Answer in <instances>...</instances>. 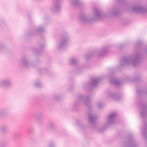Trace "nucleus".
Wrapping results in <instances>:
<instances>
[{"instance_id": "nucleus-28", "label": "nucleus", "mask_w": 147, "mask_h": 147, "mask_svg": "<svg viewBox=\"0 0 147 147\" xmlns=\"http://www.w3.org/2000/svg\"><path fill=\"white\" fill-rule=\"evenodd\" d=\"M146 128L147 129V125L146 126Z\"/></svg>"}, {"instance_id": "nucleus-20", "label": "nucleus", "mask_w": 147, "mask_h": 147, "mask_svg": "<svg viewBox=\"0 0 147 147\" xmlns=\"http://www.w3.org/2000/svg\"><path fill=\"white\" fill-rule=\"evenodd\" d=\"M55 126V125L53 123H51L49 125V127L51 128H53Z\"/></svg>"}, {"instance_id": "nucleus-15", "label": "nucleus", "mask_w": 147, "mask_h": 147, "mask_svg": "<svg viewBox=\"0 0 147 147\" xmlns=\"http://www.w3.org/2000/svg\"><path fill=\"white\" fill-rule=\"evenodd\" d=\"M32 84L35 87H39L41 86V83L39 80H37L34 82Z\"/></svg>"}, {"instance_id": "nucleus-26", "label": "nucleus", "mask_w": 147, "mask_h": 147, "mask_svg": "<svg viewBox=\"0 0 147 147\" xmlns=\"http://www.w3.org/2000/svg\"><path fill=\"white\" fill-rule=\"evenodd\" d=\"M43 69H44V70L45 71H46V69H46V68H45Z\"/></svg>"}, {"instance_id": "nucleus-29", "label": "nucleus", "mask_w": 147, "mask_h": 147, "mask_svg": "<svg viewBox=\"0 0 147 147\" xmlns=\"http://www.w3.org/2000/svg\"><path fill=\"white\" fill-rule=\"evenodd\" d=\"M43 47V46H42V47H41L42 48Z\"/></svg>"}, {"instance_id": "nucleus-14", "label": "nucleus", "mask_w": 147, "mask_h": 147, "mask_svg": "<svg viewBox=\"0 0 147 147\" xmlns=\"http://www.w3.org/2000/svg\"><path fill=\"white\" fill-rule=\"evenodd\" d=\"M110 82L117 86H118L121 83L117 79L113 78L110 80Z\"/></svg>"}, {"instance_id": "nucleus-18", "label": "nucleus", "mask_w": 147, "mask_h": 147, "mask_svg": "<svg viewBox=\"0 0 147 147\" xmlns=\"http://www.w3.org/2000/svg\"><path fill=\"white\" fill-rule=\"evenodd\" d=\"M81 3L80 0H73L72 3L74 5H77L80 4Z\"/></svg>"}, {"instance_id": "nucleus-13", "label": "nucleus", "mask_w": 147, "mask_h": 147, "mask_svg": "<svg viewBox=\"0 0 147 147\" xmlns=\"http://www.w3.org/2000/svg\"><path fill=\"white\" fill-rule=\"evenodd\" d=\"M61 8V5L59 3H56L52 8V11L54 12L58 11Z\"/></svg>"}, {"instance_id": "nucleus-17", "label": "nucleus", "mask_w": 147, "mask_h": 147, "mask_svg": "<svg viewBox=\"0 0 147 147\" xmlns=\"http://www.w3.org/2000/svg\"><path fill=\"white\" fill-rule=\"evenodd\" d=\"M77 62V60L75 58H71L69 60V62L71 64H75Z\"/></svg>"}, {"instance_id": "nucleus-9", "label": "nucleus", "mask_w": 147, "mask_h": 147, "mask_svg": "<svg viewBox=\"0 0 147 147\" xmlns=\"http://www.w3.org/2000/svg\"><path fill=\"white\" fill-rule=\"evenodd\" d=\"M45 30V28L43 26H41L34 28L33 31L34 34H36L43 32Z\"/></svg>"}, {"instance_id": "nucleus-23", "label": "nucleus", "mask_w": 147, "mask_h": 147, "mask_svg": "<svg viewBox=\"0 0 147 147\" xmlns=\"http://www.w3.org/2000/svg\"><path fill=\"white\" fill-rule=\"evenodd\" d=\"M112 15H115L117 14V13L115 12H113L110 13Z\"/></svg>"}, {"instance_id": "nucleus-4", "label": "nucleus", "mask_w": 147, "mask_h": 147, "mask_svg": "<svg viewBox=\"0 0 147 147\" xmlns=\"http://www.w3.org/2000/svg\"><path fill=\"white\" fill-rule=\"evenodd\" d=\"M90 98L88 96L81 95L79 96L77 100L72 105L73 108L77 106L81 103H84L87 104L90 100Z\"/></svg>"}, {"instance_id": "nucleus-8", "label": "nucleus", "mask_w": 147, "mask_h": 147, "mask_svg": "<svg viewBox=\"0 0 147 147\" xmlns=\"http://www.w3.org/2000/svg\"><path fill=\"white\" fill-rule=\"evenodd\" d=\"M99 80L98 78H94L92 79L90 83H86L84 85V87L85 88L86 86H95L97 84Z\"/></svg>"}, {"instance_id": "nucleus-7", "label": "nucleus", "mask_w": 147, "mask_h": 147, "mask_svg": "<svg viewBox=\"0 0 147 147\" xmlns=\"http://www.w3.org/2000/svg\"><path fill=\"white\" fill-rule=\"evenodd\" d=\"M132 10L135 12L144 14L147 13V7L141 5H136L132 7Z\"/></svg>"}, {"instance_id": "nucleus-1", "label": "nucleus", "mask_w": 147, "mask_h": 147, "mask_svg": "<svg viewBox=\"0 0 147 147\" xmlns=\"http://www.w3.org/2000/svg\"><path fill=\"white\" fill-rule=\"evenodd\" d=\"M140 59V54L139 52L136 51L131 56L122 59L120 62V65L121 66L127 65L134 66L138 63Z\"/></svg>"}, {"instance_id": "nucleus-5", "label": "nucleus", "mask_w": 147, "mask_h": 147, "mask_svg": "<svg viewBox=\"0 0 147 147\" xmlns=\"http://www.w3.org/2000/svg\"><path fill=\"white\" fill-rule=\"evenodd\" d=\"M117 115L116 112H113L109 114L107 117L105 124L107 126L114 124L116 121V117Z\"/></svg>"}, {"instance_id": "nucleus-6", "label": "nucleus", "mask_w": 147, "mask_h": 147, "mask_svg": "<svg viewBox=\"0 0 147 147\" xmlns=\"http://www.w3.org/2000/svg\"><path fill=\"white\" fill-rule=\"evenodd\" d=\"M108 48L107 47H103L100 49L95 50L90 53L89 55H96L100 57L104 56L107 52Z\"/></svg>"}, {"instance_id": "nucleus-16", "label": "nucleus", "mask_w": 147, "mask_h": 147, "mask_svg": "<svg viewBox=\"0 0 147 147\" xmlns=\"http://www.w3.org/2000/svg\"><path fill=\"white\" fill-rule=\"evenodd\" d=\"M46 147H56V143L54 141H50L47 144Z\"/></svg>"}, {"instance_id": "nucleus-21", "label": "nucleus", "mask_w": 147, "mask_h": 147, "mask_svg": "<svg viewBox=\"0 0 147 147\" xmlns=\"http://www.w3.org/2000/svg\"><path fill=\"white\" fill-rule=\"evenodd\" d=\"M146 113V111L145 110H144L140 112V114L142 116H144L145 115Z\"/></svg>"}, {"instance_id": "nucleus-25", "label": "nucleus", "mask_w": 147, "mask_h": 147, "mask_svg": "<svg viewBox=\"0 0 147 147\" xmlns=\"http://www.w3.org/2000/svg\"><path fill=\"white\" fill-rule=\"evenodd\" d=\"M96 130H99V129L97 128V127H96L95 129Z\"/></svg>"}, {"instance_id": "nucleus-24", "label": "nucleus", "mask_w": 147, "mask_h": 147, "mask_svg": "<svg viewBox=\"0 0 147 147\" xmlns=\"http://www.w3.org/2000/svg\"><path fill=\"white\" fill-rule=\"evenodd\" d=\"M124 45H125L124 44H121L120 45V46L121 47H120V48H121V47H123Z\"/></svg>"}, {"instance_id": "nucleus-12", "label": "nucleus", "mask_w": 147, "mask_h": 147, "mask_svg": "<svg viewBox=\"0 0 147 147\" xmlns=\"http://www.w3.org/2000/svg\"><path fill=\"white\" fill-rule=\"evenodd\" d=\"M96 119V116L92 113L89 114V120L90 123L92 124L95 123Z\"/></svg>"}, {"instance_id": "nucleus-3", "label": "nucleus", "mask_w": 147, "mask_h": 147, "mask_svg": "<svg viewBox=\"0 0 147 147\" xmlns=\"http://www.w3.org/2000/svg\"><path fill=\"white\" fill-rule=\"evenodd\" d=\"M70 37L68 34L64 35L58 40L56 43V46L57 49H61L65 47L69 41Z\"/></svg>"}, {"instance_id": "nucleus-11", "label": "nucleus", "mask_w": 147, "mask_h": 147, "mask_svg": "<svg viewBox=\"0 0 147 147\" xmlns=\"http://www.w3.org/2000/svg\"><path fill=\"white\" fill-rule=\"evenodd\" d=\"M107 96L109 98L117 100L118 98L117 94L113 91L108 92L107 94Z\"/></svg>"}, {"instance_id": "nucleus-10", "label": "nucleus", "mask_w": 147, "mask_h": 147, "mask_svg": "<svg viewBox=\"0 0 147 147\" xmlns=\"http://www.w3.org/2000/svg\"><path fill=\"white\" fill-rule=\"evenodd\" d=\"M20 64L21 66L24 67H28L29 65L28 59L26 58H23L21 60Z\"/></svg>"}, {"instance_id": "nucleus-19", "label": "nucleus", "mask_w": 147, "mask_h": 147, "mask_svg": "<svg viewBox=\"0 0 147 147\" xmlns=\"http://www.w3.org/2000/svg\"><path fill=\"white\" fill-rule=\"evenodd\" d=\"M97 106L98 108H100L102 106L103 104L102 102H97Z\"/></svg>"}, {"instance_id": "nucleus-2", "label": "nucleus", "mask_w": 147, "mask_h": 147, "mask_svg": "<svg viewBox=\"0 0 147 147\" xmlns=\"http://www.w3.org/2000/svg\"><path fill=\"white\" fill-rule=\"evenodd\" d=\"M102 16L101 12L98 9H96L94 10L93 14L91 17L88 15H83L80 16L79 20L81 22L88 23L95 19L101 18Z\"/></svg>"}, {"instance_id": "nucleus-22", "label": "nucleus", "mask_w": 147, "mask_h": 147, "mask_svg": "<svg viewBox=\"0 0 147 147\" xmlns=\"http://www.w3.org/2000/svg\"><path fill=\"white\" fill-rule=\"evenodd\" d=\"M59 95H56L54 96V98L55 100H57L58 98H59Z\"/></svg>"}, {"instance_id": "nucleus-27", "label": "nucleus", "mask_w": 147, "mask_h": 147, "mask_svg": "<svg viewBox=\"0 0 147 147\" xmlns=\"http://www.w3.org/2000/svg\"><path fill=\"white\" fill-rule=\"evenodd\" d=\"M146 93L147 94V90L146 91Z\"/></svg>"}]
</instances>
